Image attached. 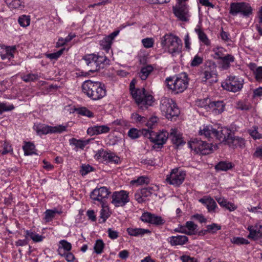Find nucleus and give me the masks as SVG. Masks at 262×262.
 <instances>
[{
    "mask_svg": "<svg viewBox=\"0 0 262 262\" xmlns=\"http://www.w3.org/2000/svg\"><path fill=\"white\" fill-rule=\"evenodd\" d=\"M191 148H193L197 153L201 155H208L212 151L211 144L207 143L205 141L195 139L192 144H191Z\"/></svg>",
    "mask_w": 262,
    "mask_h": 262,
    "instance_id": "16",
    "label": "nucleus"
},
{
    "mask_svg": "<svg viewBox=\"0 0 262 262\" xmlns=\"http://www.w3.org/2000/svg\"><path fill=\"white\" fill-rule=\"evenodd\" d=\"M188 81L187 75L183 73L172 77L167 78L165 82L168 89L178 94L184 92L187 89Z\"/></svg>",
    "mask_w": 262,
    "mask_h": 262,
    "instance_id": "4",
    "label": "nucleus"
},
{
    "mask_svg": "<svg viewBox=\"0 0 262 262\" xmlns=\"http://www.w3.org/2000/svg\"><path fill=\"white\" fill-rule=\"evenodd\" d=\"M111 191L106 187H101L99 188H96L91 193L90 197L93 201H97L100 203L101 206L104 205V200L107 198Z\"/></svg>",
    "mask_w": 262,
    "mask_h": 262,
    "instance_id": "15",
    "label": "nucleus"
},
{
    "mask_svg": "<svg viewBox=\"0 0 262 262\" xmlns=\"http://www.w3.org/2000/svg\"><path fill=\"white\" fill-rule=\"evenodd\" d=\"M105 244L102 239H97L94 246V250L97 254H101L104 248Z\"/></svg>",
    "mask_w": 262,
    "mask_h": 262,
    "instance_id": "36",
    "label": "nucleus"
},
{
    "mask_svg": "<svg viewBox=\"0 0 262 262\" xmlns=\"http://www.w3.org/2000/svg\"><path fill=\"white\" fill-rule=\"evenodd\" d=\"M254 74L256 80L262 82V67H258L256 69Z\"/></svg>",
    "mask_w": 262,
    "mask_h": 262,
    "instance_id": "58",
    "label": "nucleus"
},
{
    "mask_svg": "<svg viewBox=\"0 0 262 262\" xmlns=\"http://www.w3.org/2000/svg\"><path fill=\"white\" fill-rule=\"evenodd\" d=\"M60 212L58 211L57 209H48L45 212L44 220L46 222H49L55 217L56 213H60Z\"/></svg>",
    "mask_w": 262,
    "mask_h": 262,
    "instance_id": "34",
    "label": "nucleus"
},
{
    "mask_svg": "<svg viewBox=\"0 0 262 262\" xmlns=\"http://www.w3.org/2000/svg\"><path fill=\"white\" fill-rule=\"evenodd\" d=\"M134 80L130 83V91L132 97L135 99L139 108L143 111L151 106L154 102L153 96L147 93L145 89H136Z\"/></svg>",
    "mask_w": 262,
    "mask_h": 262,
    "instance_id": "1",
    "label": "nucleus"
},
{
    "mask_svg": "<svg viewBox=\"0 0 262 262\" xmlns=\"http://www.w3.org/2000/svg\"><path fill=\"white\" fill-rule=\"evenodd\" d=\"M232 167L231 163L226 162H220L215 166V168L217 170L226 171Z\"/></svg>",
    "mask_w": 262,
    "mask_h": 262,
    "instance_id": "40",
    "label": "nucleus"
},
{
    "mask_svg": "<svg viewBox=\"0 0 262 262\" xmlns=\"http://www.w3.org/2000/svg\"><path fill=\"white\" fill-rule=\"evenodd\" d=\"M222 86L228 91L237 92L243 86V80L236 76H229L222 83Z\"/></svg>",
    "mask_w": 262,
    "mask_h": 262,
    "instance_id": "7",
    "label": "nucleus"
},
{
    "mask_svg": "<svg viewBox=\"0 0 262 262\" xmlns=\"http://www.w3.org/2000/svg\"><path fill=\"white\" fill-rule=\"evenodd\" d=\"M83 59L88 67L89 71L95 72L104 69L109 64L110 60L105 56L97 55L94 54L85 55Z\"/></svg>",
    "mask_w": 262,
    "mask_h": 262,
    "instance_id": "5",
    "label": "nucleus"
},
{
    "mask_svg": "<svg viewBox=\"0 0 262 262\" xmlns=\"http://www.w3.org/2000/svg\"><path fill=\"white\" fill-rule=\"evenodd\" d=\"M185 176L184 171L174 168L171 170L169 175H167L166 180L170 184L179 186L184 182Z\"/></svg>",
    "mask_w": 262,
    "mask_h": 262,
    "instance_id": "11",
    "label": "nucleus"
},
{
    "mask_svg": "<svg viewBox=\"0 0 262 262\" xmlns=\"http://www.w3.org/2000/svg\"><path fill=\"white\" fill-rule=\"evenodd\" d=\"M228 145L232 147H239L244 148L245 146V140L244 138L238 136H234L233 134L231 139H229Z\"/></svg>",
    "mask_w": 262,
    "mask_h": 262,
    "instance_id": "23",
    "label": "nucleus"
},
{
    "mask_svg": "<svg viewBox=\"0 0 262 262\" xmlns=\"http://www.w3.org/2000/svg\"><path fill=\"white\" fill-rule=\"evenodd\" d=\"M185 227H186L185 230H186V234L191 235H194L197 233L198 226L196 224H195L193 222H187L186 223Z\"/></svg>",
    "mask_w": 262,
    "mask_h": 262,
    "instance_id": "31",
    "label": "nucleus"
},
{
    "mask_svg": "<svg viewBox=\"0 0 262 262\" xmlns=\"http://www.w3.org/2000/svg\"><path fill=\"white\" fill-rule=\"evenodd\" d=\"M254 157L262 159V146L258 147L256 148L255 152L253 155Z\"/></svg>",
    "mask_w": 262,
    "mask_h": 262,
    "instance_id": "64",
    "label": "nucleus"
},
{
    "mask_svg": "<svg viewBox=\"0 0 262 262\" xmlns=\"http://www.w3.org/2000/svg\"><path fill=\"white\" fill-rule=\"evenodd\" d=\"M71 145H73L78 149H83L84 147L89 143V140H77L75 138H72L69 140Z\"/></svg>",
    "mask_w": 262,
    "mask_h": 262,
    "instance_id": "30",
    "label": "nucleus"
},
{
    "mask_svg": "<svg viewBox=\"0 0 262 262\" xmlns=\"http://www.w3.org/2000/svg\"><path fill=\"white\" fill-rule=\"evenodd\" d=\"M75 112L79 115L89 118L94 117V113L85 107H80L75 109Z\"/></svg>",
    "mask_w": 262,
    "mask_h": 262,
    "instance_id": "33",
    "label": "nucleus"
},
{
    "mask_svg": "<svg viewBox=\"0 0 262 262\" xmlns=\"http://www.w3.org/2000/svg\"><path fill=\"white\" fill-rule=\"evenodd\" d=\"M93 167L92 166H91L90 165H83L81 167V169L80 170V172L82 176H83V175H86L89 172L93 171Z\"/></svg>",
    "mask_w": 262,
    "mask_h": 262,
    "instance_id": "53",
    "label": "nucleus"
},
{
    "mask_svg": "<svg viewBox=\"0 0 262 262\" xmlns=\"http://www.w3.org/2000/svg\"><path fill=\"white\" fill-rule=\"evenodd\" d=\"M142 43L143 46L146 48H150L152 47L154 40L152 38H146L142 40Z\"/></svg>",
    "mask_w": 262,
    "mask_h": 262,
    "instance_id": "51",
    "label": "nucleus"
},
{
    "mask_svg": "<svg viewBox=\"0 0 262 262\" xmlns=\"http://www.w3.org/2000/svg\"><path fill=\"white\" fill-rule=\"evenodd\" d=\"M188 241V237L185 235L172 236L168 238V242L172 246L183 245Z\"/></svg>",
    "mask_w": 262,
    "mask_h": 262,
    "instance_id": "21",
    "label": "nucleus"
},
{
    "mask_svg": "<svg viewBox=\"0 0 262 262\" xmlns=\"http://www.w3.org/2000/svg\"><path fill=\"white\" fill-rule=\"evenodd\" d=\"M154 70V68L151 65H147L141 69L140 72L138 73L139 77L142 80H146L151 72Z\"/></svg>",
    "mask_w": 262,
    "mask_h": 262,
    "instance_id": "28",
    "label": "nucleus"
},
{
    "mask_svg": "<svg viewBox=\"0 0 262 262\" xmlns=\"http://www.w3.org/2000/svg\"><path fill=\"white\" fill-rule=\"evenodd\" d=\"M82 92L93 100H98L106 95V91L104 84L91 80L85 81L82 85Z\"/></svg>",
    "mask_w": 262,
    "mask_h": 262,
    "instance_id": "2",
    "label": "nucleus"
},
{
    "mask_svg": "<svg viewBox=\"0 0 262 262\" xmlns=\"http://www.w3.org/2000/svg\"><path fill=\"white\" fill-rule=\"evenodd\" d=\"M8 6L11 9H18L22 6V0H5Z\"/></svg>",
    "mask_w": 262,
    "mask_h": 262,
    "instance_id": "38",
    "label": "nucleus"
},
{
    "mask_svg": "<svg viewBox=\"0 0 262 262\" xmlns=\"http://www.w3.org/2000/svg\"><path fill=\"white\" fill-rule=\"evenodd\" d=\"M203 60L202 57L196 55L191 61L190 65L191 67H197L202 63Z\"/></svg>",
    "mask_w": 262,
    "mask_h": 262,
    "instance_id": "52",
    "label": "nucleus"
},
{
    "mask_svg": "<svg viewBox=\"0 0 262 262\" xmlns=\"http://www.w3.org/2000/svg\"><path fill=\"white\" fill-rule=\"evenodd\" d=\"M221 229V227L216 224L213 223L207 226V231L211 233H215Z\"/></svg>",
    "mask_w": 262,
    "mask_h": 262,
    "instance_id": "49",
    "label": "nucleus"
},
{
    "mask_svg": "<svg viewBox=\"0 0 262 262\" xmlns=\"http://www.w3.org/2000/svg\"><path fill=\"white\" fill-rule=\"evenodd\" d=\"M202 80L204 82L213 83L217 81L216 67L214 64L206 66L201 73Z\"/></svg>",
    "mask_w": 262,
    "mask_h": 262,
    "instance_id": "12",
    "label": "nucleus"
},
{
    "mask_svg": "<svg viewBox=\"0 0 262 262\" xmlns=\"http://www.w3.org/2000/svg\"><path fill=\"white\" fill-rule=\"evenodd\" d=\"M23 149L26 155H31L35 154V145L30 142L26 143L25 145L23 146Z\"/></svg>",
    "mask_w": 262,
    "mask_h": 262,
    "instance_id": "39",
    "label": "nucleus"
},
{
    "mask_svg": "<svg viewBox=\"0 0 262 262\" xmlns=\"http://www.w3.org/2000/svg\"><path fill=\"white\" fill-rule=\"evenodd\" d=\"M128 135L132 139H136L139 137L140 132L137 129L133 128L129 130Z\"/></svg>",
    "mask_w": 262,
    "mask_h": 262,
    "instance_id": "54",
    "label": "nucleus"
},
{
    "mask_svg": "<svg viewBox=\"0 0 262 262\" xmlns=\"http://www.w3.org/2000/svg\"><path fill=\"white\" fill-rule=\"evenodd\" d=\"M132 117L136 122L142 123H145L147 120V119L145 117H142L136 113L133 114Z\"/></svg>",
    "mask_w": 262,
    "mask_h": 262,
    "instance_id": "57",
    "label": "nucleus"
},
{
    "mask_svg": "<svg viewBox=\"0 0 262 262\" xmlns=\"http://www.w3.org/2000/svg\"><path fill=\"white\" fill-rule=\"evenodd\" d=\"M230 13L236 15L241 13L244 16H249L252 13V9L249 4L246 3H232L230 5Z\"/></svg>",
    "mask_w": 262,
    "mask_h": 262,
    "instance_id": "10",
    "label": "nucleus"
},
{
    "mask_svg": "<svg viewBox=\"0 0 262 262\" xmlns=\"http://www.w3.org/2000/svg\"><path fill=\"white\" fill-rule=\"evenodd\" d=\"M105 161L115 164H118L120 162V159L119 157L115 155L114 153L110 152H107V155L106 157Z\"/></svg>",
    "mask_w": 262,
    "mask_h": 262,
    "instance_id": "42",
    "label": "nucleus"
},
{
    "mask_svg": "<svg viewBox=\"0 0 262 262\" xmlns=\"http://www.w3.org/2000/svg\"><path fill=\"white\" fill-rule=\"evenodd\" d=\"M209 108L212 109L215 114H221L225 110V104L223 101H211Z\"/></svg>",
    "mask_w": 262,
    "mask_h": 262,
    "instance_id": "24",
    "label": "nucleus"
},
{
    "mask_svg": "<svg viewBox=\"0 0 262 262\" xmlns=\"http://www.w3.org/2000/svg\"><path fill=\"white\" fill-rule=\"evenodd\" d=\"M140 219L142 221L145 223H150L157 226L161 225L164 223V220L161 216L148 212L143 213Z\"/></svg>",
    "mask_w": 262,
    "mask_h": 262,
    "instance_id": "18",
    "label": "nucleus"
},
{
    "mask_svg": "<svg viewBox=\"0 0 262 262\" xmlns=\"http://www.w3.org/2000/svg\"><path fill=\"white\" fill-rule=\"evenodd\" d=\"M18 21L20 26L26 27L30 25V17L29 15H23L19 17Z\"/></svg>",
    "mask_w": 262,
    "mask_h": 262,
    "instance_id": "41",
    "label": "nucleus"
},
{
    "mask_svg": "<svg viewBox=\"0 0 262 262\" xmlns=\"http://www.w3.org/2000/svg\"><path fill=\"white\" fill-rule=\"evenodd\" d=\"M214 52L215 56L214 57L215 59H221L224 56V53L226 51V50L222 47H217L213 50Z\"/></svg>",
    "mask_w": 262,
    "mask_h": 262,
    "instance_id": "44",
    "label": "nucleus"
},
{
    "mask_svg": "<svg viewBox=\"0 0 262 262\" xmlns=\"http://www.w3.org/2000/svg\"><path fill=\"white\" fill-rule=\"evenodd\" d=\"M210 100L208 98L199 99L196 101L195 105L200 107H203L206 109L209 108Z\"/></svg>",
    "mask_w": 262,
    "mask_h": 262,
    "instance_id": "43",
    "label": "nucleus"
},
{
    "mask_svg": "<svg viewBox=\"0 0 262 262\" xmlns=\"http://www.w3.org/2000/svg\"><path fill=\"white\" fill-rule=\"evenodd\" d=\"M39 78L37 74L29 73L23 74L21 76L22 80L26 82H33L37 80Z\"/></svg>",
    "mask_w": 262,
    "mask_h": 262,
    "instance_id": "37",
    "label": "nucleus"
},
{
    "mask_svg": "<svg viewBox=\"0 0 262 262\" xmlns=\"http://www.w3.org/2000/svg\"><path fill=\"white\" fill-rule=\"evenodd\" d=\"M234 133L230 129L227 127H221L219 130H216L215 138L221 142L225 144H228L229 139H231Z\"/></svg>",
    "mask_w": 262,
    "mask_h": 262,
    "instance_id": "17",
    "label": "nucleus"
},
{
    "mask_svg": "<svg viewBox=\"0 0 262 262\" xmlns=\"http://www.w3.org/2000/svg\"><path fill=\"white\" fill-rule=\"evenodd\" d=\"M126 231L129 235L134 236H142L145 234L150 233L151 232L148 229L142 228H128Z\"/></svg>",
    "mask_w": 262,
    "mask_h": 262,
    "instance_id": "27",
    "label": "nucleus"
},
{
    "mask_svg": "<svg viewBox=\"0 0 262 262\" xmlns=\"http://www.w3.org/2000/svg\"><path fill=\"white\" fill-rule=\"evenodd\" d=\"M112 198V204L117 207L124 206L129 202L128 192L125 190L114 192Z\"/></svg>",
    "mask_w": 262,
    "mask_h": 262,
    "instance_id": "14",
    "label": "nucleus"
},
{
    "mask_svg": "<svg viewBox=\"0 0 262 262\" xmlns=\"http://www.w3.org/2000/svg\"><path fill=\"white\" fill-rule=\"evenodd\" d=\"M199 201L204 205L207 208L208 212H214L217 208L215 201L210 196H204L200 199Z\"/></svg>",
    "mask_w": 262,
    "mask_h": 262,
    "instance_id": "20",
    "label": "nucleus"
},
{
    "mask_svg": "<svg viewBox=\"0 0 262 262\" xmlns=\"http://www.w3.org/2000/svg\"><path fill=\"white\" fill-rule=\"evenodd\" d=\"M26 233V237H30L34 242H41L44 236L37 234L35 232H33L31 230H26L25 231Z\"/></svg>",
    "mask_w": 262,
    "mask_h": 262,
    "instance_id": "32",
    "label": "nucleus"
},
{
    "mask_svg": "<svg viewBox=\"0 0 262 262\" xmlns=\"http://www.w3.org/2000/svg\"><path fill=\"white\" fill-rule=\"evenodd\" d=\"M173 12L179 20L183 21H188L189 10L187 6L184 3H177L176 5L173 7Z\"/></svg>",
    "mask_w": 262,
    "mask_h": 262,
    "instance_id": "13",
    "label": "nucleus"
},
{
    "mask_svg": "<svg viewBox=\"0 0 262 262\" xmlns=\"http://www.w3.org/2000/svg\"><path fill=\"white\" fill-rule=\"evenodd\" d=\"M107 232L109 237L112 239H116L118 237V232L111 228L108 229Z\"/></svg>",
    "mask_w": 262,
    "mask_h": 262,
    "instance_id": "62",
    "label": "nucleus"
},
{
    "mask_svg": "<svg viewBox=\"0 0 262 262\" xmlns=\"http://www.w3.org/2000/svg\"><path fill=\"white\" fill-rule=\"evenodd\" d=\"M182 262H198L194 257H190L188 255H183L181 257Z\"/></svg>",
    "mask_w": 262,
    "mask_h": 262,
    "instance_id": "61",
    "label": "nucleus"
},
{
    "mask_svg": "<svg viewBox=\"0 0 262 262\" xmlns=\"http://www.w3.org/2000/svg\"><path fill=\"white\" fill-rule=\"evenodd\" d=\"M145 136L149 138L152 142L158 145V147H162L169 137V133L166 131L162 130L156 133L150 130H145Z\"/></svg>",
    "mask_w": 262,
    "mask_h": 262,
    "instance_id": "8",
    "label": "nucleus"
},
{
    "mask_svg": "<svg viewBox=\"0 0 262 262\" xmlns=\"http://www.w3.org/2000/svg\"><path fill=\"white\" fill-rule=\"evenodd\" d=\"M2 147L3 148V150L2 151V155H6L12 150L11 145L7 142H4L3 143Z\"/></svg>",
    "mask_w": 262,
    "mask_h": 262,
    "instance_id": "60",
    "label": "nucleus"
},
{
    "mask_svg": "<svg viewBox=\"0 0 262 262\" xmlns=\"http://www.w3.org/2000/svg\"><path fill=\"white\" fill-rule=\"evenodd\" d=\"M59 244L60 246H59L58 248V252L59 254L61 256H63V253L64 252H69L71 250V244L66 240H61L59 242Z\"/></svg>",
    "mask_w": 262,
    "mask_h": 262,
    "instance_id": "29",
    "label": "nucleus"
},
{
    "mask_svg": "<svg viewBox=\"0 0 262 262\" xmlns=\"http://www.w3.org/2000/svg\"><path fill=\"white\" fill-rule=\"evenodd\" d=\"M162 48L172 56L181 53L182 48V40L176 36L166 34L161 38Z\"/></svg>",
    "mask_w": 262,
    "mask_h": 262,
    "instance_id": "3",
    "label": "nucleus"
},
{
    "mask_svg": "<svg viewBox=\"0 0 262 262\" xmlns=\"http://www.w3.org/2000/svg\"><path fill=\"white\" fill-rule=\"evenodd\" d=\"M160 110L167 119H172L173 117H177L180 114V111L175 102L167 97H163L160 101Z\"/></svg>",
    "mask_w": 262,
    "mask_h": 262,
    "instance_id": "6",
    "label": "nucleus"
},
{
    "mask_svg": "<svg viewBox=\"0 0 262 262\" xmlns=\"http://www.w3.org/2000/svg\"><path fill=\"white\" fill-rule=\"evenodd\" d=\"M112 41L111 40L107 39V36L104 37L102 40L100 41V45L103 49L106 51H108L111 48Z\"/></svg>",
    "mask_w": 262,
    "mask_h": 262,
    "instance_id": "47",
    "label": "nucleus"
},
{
    "mask_svg": "<svg viewBox=\"0 0 262 262\" xmlns=\"http://www.w3.org/2000/svg\"><path fill=\"white\" fill-rule=\"evenodd\" d=\"M64 49H62L57 52L50 53L47 55V57L51 59H57L58 58L61 54L63 53Z\"/></svg>",
    "mask_w": 262,
    "mask_h": 262,
    "instance_id": "56",
    "label": "nucleus"
},
{
    "mask_svg": "<svg viewBox=\"0 0 262 262\" xmlns=\"http://www.w3.org/2000/svg\"><path fill=\"white\" fill-rule=\"evenodd\" d=\"M99 125H94L90 127L87 129V133L90 136L97 135L101 134Z\"/></svg>",
    "mask_w": 262,
    "mask_h": 262,
    "instance_id": "48",
    "label": "nucleus"
},
{
    "mask_svg": "<svg viewBox=\"0 0 262 262\" xmlns=\"http://www.w3.org/2000/svg\"><path fill=\"white\" fill-rule=\"evenodd\" d=\"M221 60H222L223 62V67L224 69H227L230 67V62L234 61V57L231 54H227L224 55Z\"/></svg>",
    "mask_w": 262,
    "mask_h": 262,
    "instance_id": "35",
    "label": "nucleus"
},
{
    "mask_svg": "<svg viewBox=\"0 0 262 262\" xmlns=\"http://www.w3.org/2000/svg\"><path fill=\"white\" fill-rule=\"evenodd\" d=\"M216 130L211 125L204 126L202 129H200L199 134L201 136H204L206 138L215 137Z\"/></svg>",
    "mask_w": 262,
    "mask_h": 262,
    "instance_id": "25",
    "label": "nucleus"
},
{
    "mask_svg": "<svg viewBox=\"0 0 262 262\" xmlns=\"http://www.w3.org/2000/svg\"><path fill=\"white\" fill-rule=\"evenodd\" d=\"M14 108L13 104L7 105L5 103H0V114L4 112L12 111Z\"/></svg>",
    "mask_w": 262,
    "mask_h": 262,
    "instance_id": "50",
    "label": "nucleus"
},
{
    "mask_svg": "<svg viewBox=\"0 0 262 262\" xmlns=\"http://www.w3.org/2000/svg\"><path fill=\"white\" fill-rule=\"evenodd\" d=\"M257 129L258 128L256 127H253L248 130L249 134L254 139H262V134L258 132Z\"/></svg>",
    "mask_w": 262,
    "mask_h": 262,
    "instance_id": "45",
    "label": "nucleus"
},
{
    "mask_svg": "<svg viewBox=\"0 0 262 262\" xmlns=\"http://www.w3.org/2000/svg\"><path fill=\"white\" fill-rule=\"evenodd\" d=\"M2 48L4 49L3 52H1V56L2 59H8L10 60L14 57V53L16 51L15 46L8 47L3 46Z\"/></svg>",
    "mask_w": 262,
    "mask_h": 262,
    "instance_id": "22",
    "label": "nucleus"
},
{
    "mask_svg": "<svg viewBox=\"0 0 262 262\" xmlns=\"http://www.w3.org/2000/svg\"><path fill=\"white\" fill-rule=\"evenodd\" d=\"M100 211V218L102 220V222H105L109 216L108 211L104 208V206Z\"/></svg>",
    "mask_w": 262,
    "mask_h": 262,
    "instance_id": "59",
    "label": "nucleus"
},
{
    "mask_svg": "<svg viewBox=\"0 0 262 262\" xmlns=\"http://www.w3.org/2000/svg\"><path fill=\"white\" fill-rule=\"evenodd\" d=\"M195 32L198 35V38L201 42L204 45L209 46L211 44L210 40L208 38L207 35L200 28L199 26H197L194 29Z\"/></svg>",
    "mask_w": 262,
    "mask_h": 262,
    "instance_id": "26",
    "label": "nucleus"
},
{
    "mask_svg": "<svg viewBox=\"0 0 262 262\" xmlns=\"http://www.w3.org/2000/svg\"><path fill=\"white\" fill-rule=\"evenodd\" d=\"M169 136L172 143L177 147L185 143L182 137V135L176 128H171Z\"/></svg>",
    "mask_w": 262,
    "mask_h": 262,
    "instance_id": "19",
    "label": "nucleus"
},
{
    "mask_svg": "<svg viewBox=\"0 0 262 262\" xmlns=\"http://www.w3.org/2000/svg\"><path fill=\"white\" fill-rule=\"evenodd\" d=\"M236 108L242 111H247L249 109V106L242 101L237 103Z\"/></svg>",
    "mask_w": 262,
    "mask_h": 262,
    "instance_id": "63",
    "label": "nucleus"
},
{
    "mask_svg": "<svg viewBox=\"0 0 262 262\" xmlns=\"http://www.w3.org/2000/svg\"><path fill=\"white\" fill-rule=\"evenodd\" d=\"M231 242L232 243L237 245L244 244L247 245L249 243L247 239L240 237H233L231 239Z\"/></svg>",
    "mask_w": 262,
    "mask_h": 262,
    "instance_id": "46",
    "label": "nucleus"
},
{
    "mask_svg": "<svg viewBox=\"0 0 262 262\" xmlns=\"http://www.w3.org/2000/svg\"><path fill=\"white\" fill-rule=\"evenodd\" d=\"M66 128L67 126L62 125L52 126L45 124H38L34 126V129L39 135L61 133L66 131Z\"/></svg>",
    "mask_w": 262,
    "mask_h": 262,
    "instance_id": "9",
    "label": "nucleus"
},
{
    "mask_svg": "<svg viewBox=\"0 0 262 262\" xmlns=\"http://www.w3.org/2000/svg\"><path fill=\"white\" fill-rule=\"evenodd\" d=\"M107 151L104 150L103 149H101L98 151L97 154L95 155V157L98 160L102 159L105 161L106 157L107 155Z\"/></svg>",
    "mask_w": 262,
    "mask_h": 262,
    "instance_id": "55",
    "label": "nucleus"
}]
</instances>
